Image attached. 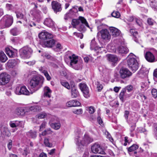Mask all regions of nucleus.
<instances>
[{
  "label": "nucleus",
  "instance_id": "1",
  "mask_svg": "<svg viewBox=\"0 0 157 157\" xmlns=\"http://www.w3.org/2000/svg\"><path fill=\"white\" fill-rule=\"evenodd\" d=\"M44 80V78L42 76H34L29 82L30 89L34 92L37 91L42 86Z\"/></svg>",
  "mask_w": 157,
  "mask_h": 157
},
{
  "label": "nucleus",
  "instance_id": "2",
  "mask_svg": "<svg viewBox=\"0 0 157 157\" xmlns=\"http://www.w3.org/2000/svg\"><path fill=\"white\" fill-rule=\"evenodd\" d=\"M136 56L131 53L127 57V64L129 67L132 71H136L138 69V63L136 59Z\"/></svg>",
  "mask_w": 157,
  "mask_h": 157
},
{
  "label": "nucleus",
  "instance_id": "3",
  "mask_svg": "<svg viewBox=\"0 0 157 157\" xmlns=\"http://www.w3.org/2000/svg\"><path fill=\"white\" fill-rule=\"evenodd\" d=\"M13 23V17L9 15L4 16L0 21V28L3 29L10 26Z\"/></svg>",
  "mask_w": 157,
  "mask_h": 157
},
{
  "label": "nucleus",
  "instance_id": "4",
  "mask_svg": "<svg viewBox=\"0 0 157 157\" xmlns=\"http://www.w3.org/2000/svg\"><path fill=\"white\" fill-rule=\"evenodd\" d=\"M33 52L32 49L28 47H24L20 50V57L24 59L29 58Z\"/></svg>",
  "mask_w": 157,
  "mask_h": 157
},
{
  "label": "nucleus",
  "instance_id": "5",
  "mask_svg": "<svg viewBox=\"0 0 157 157\" xmlns=\"http://www.w3.org/2000/svg\"><path fill=\"white\" fill-rule=\"evenodd\" d=\"M81 136V135L80 134L77 136L75 139L76 144L79 145H80V144L84 145L85 144H89L92 141L91 139L87 135H84L82 140L80 139Z\"/></svg>",
  "mask_w": 157,
  "mask_h": 157
},
{
  "label": "nucleus",
  "instance_id": "6",
  "mask_svg": "<svg viewBox=\"0 0 157 157\" xmlns=\"http://www.w3.org/2000/svg\"><path fill=\"white\" fill-rule=\"evenodd\" d=\"M99 33L101 35V38L103 41L107 42L110 40L111 35L107 29H102L98 33V34Z\"/></svg>",
  "mask_w": 157,
  "mask_h": 157
},
{
  "label": "nucleus",
  "instance_id": "7",
  "mask_svg": "<svg viewBox=\"0 0 157 157\" xmlns=\"http://www.w3.org/2000/svg\"><path fill=\"white\" fill-rule=\"evenodd\" d=\"M14 92L16 94L18 95H29L30 94V92L25 86L17 87Z\"/></svg>",
  "mask_w": 157,
  "mask_h": 157
},
{
  "label": "nucleus",
  "instance_id": "8",
  "mask_svg": "<svg viewBox=\"0 0 157 157\" xmlns=\"http://www.w3.org/2000/svg\"><path fill=\"white\" fill-rule=\"evenodd\" d=\"M92 151L94 153H98L101 154H105V152L101 146L99 144L95 143L91 147Z\"/></svg>",
  "mask_w": 157,
  "mask_h": 157
},
{
  "label": "nucleus",
  "instance_id": "9",
  "mask_svg": "<svg viewBox=\"0 0 157 157\" xmlns=\"http://www.w3.org/2000/svg\"><path fill=\"white\" fill-rule=\"evenodd\" d=\"M80 22H81L82 23L84 24L86 27H89L86 20L82 17H79L78 19H74L72 20L71 24L73 27L75 28L76 26L79 25Z\"/></svg>",
  "mask_w": 157,
  "mask_h": 157
},
{
  "label": "nucleus",
  "instance_id": "10",
  "mask_svg": "<svg viewBox=\"0 0 157 157\" xmlns=\"http://www.w3.org/2000/svg\"><path fill=\"white\" fill-rule=\"evenodd\" d=\"M10 78V75L6 73L0 75V85L4 86L9 82Z\"/></svg>",
  "mask_w": 157,
  "mask_h": 157
},
{
  "label": "nucleus",
  "instance_id": "11",
  "mask_svg": "<svg viewBox=\"0 0 157 157\" xmlns=\"http://www.w3.org/2000/svg\"><path fill=\"white\" fill-rule=\"evenodd\" d=\"M49 123L51 127L56 130L59 129L61 127L59 120L56 117L51 118Z\"/></svg>",
  "mask_w": 157,
  "mask_h": 157
},
{
  "label": "nucleus",
  "instance_id": "12",
  "mask_svg": "<svg viewBox=\"0 0 157 157\" xmlns=\"http://www.w3.org/2000/svg\"><path fill=\"white\" fill-rule=\"evenodd\" d=\"M120 75L121 78L124 79L130 77L132 75V73L126 68H122L119 71Z\"/></svg>",
  "mask_w": 157,
  "mask_h": 157
},
{
  "label": "nucleus",
  "instance_id": "13",
  "mask_svg": "<svg viewBox=\"0 0 157 157\" xmlns=\"http://www.w3.org/2000/svg\"><path fill=\"white\" fill-rule=\"evenodd\" d=\"M79 87L84 97L86 98L90 97L89 89L87 85L84 83H80L79 84Z\"/></svg>",
  "mask_w": 157,
  "mask_h": 157
},
{
  "label": "nucleus",
  "instance_id": "14",
  "mask_svg": "<svg viewBox=\"0 0 157 157\" xmlns=\"http://www.w3.org/2000/svg\"><path fill=\"white\" fill-rule=\"evenodd\" d=\"M29 111L28 107H19L17 108L15 111L16 114L20 116H24L26 113Z\"/></svg>",
  "mask_w": 157,
  "mask_h": 157
},
{
  "label": "nucleus",
  "instance_id": "15",
  "mask_svg": "<svg viewBox=\"0 0 157 157\" xmlns=\"http://www.w3.org/2000/svg\"><path fill=\"white\" fill-rule=\"evenodd\" d=\"M39 36L40 39L44 40L51 39L54 37L52 34L47 31L41 32L39 34Z\"/></svg>",
  "mask_w": 157,
  "mask_h": 157
},
{
  "label": "nucleus",
  "instance_id": "16",
  "mask_svg": "<svg viewBox=\"0 0 157 157\" xmlns=\"http://www.w3.org/2000/svg\"><path fill=\"white\" fill-rule=\"evenodd\" d=\"M108 60L113 65H115L119 61L118 57L116 55L108 54L107 55Z\"/></svg>",
  "mask_w": 157,
  "mask_h": 157
},
{
  "label": "nucleus",
  "instance_id": "17",
  "mask_svg": "<svg viewBox=\"0 0 157 157\" xmlns=\"http://www.w3.org/2000/svg\"><path fill=\"white\" fill-rule=\"evenodd\" d=\"M52 9L56 13L60 11L61 10V5L56 1H53L52 2Z\"/></svg>",
  "mask_w": 157,
  "mask_h": 157
},
{
  "label": "nucleus",
  "instance_id": "18",
  "mask_svg": "<svg viewBox=\"0 0 157 157\" xmlns=\"http://www.w3.org/2000/svg\"><path fill=\"white\" fill-rule=\"evenodd\" d=\"M146 60L151 63L155 62V57L154 55L151 52H147L144 55Z\"/></svg>",
  "mask_w": 157,
  "mask_h": 157
},
{
  "label": "nucleus",
  "instance_id": "19",
  "mask_svg": "<svg viewBox=\"0 0 157 157\" xmlns=\"http://www.w3.org/2000/svg\"><path fill=\"white\" fill-rule=\"evenodd\" d=\"M132 95L131 94H128L126 92H125V90L122 89L121 92L119 97L121 101H123L124 100H125L127 98H129Z\"/></svg>",
  "mask_w": 157,
  "mask_h": 157
},
{
  "label": "nucleus",
  "instance_id": "20",
  "mask_svg": "<svg viewBox=\"0 0 157 157\" xmlns=\"http://www.w3.org/2000/svg\"><path fill=\"white\" fill-rule=\"evenodd\" d=\"M71 84V96L73 98H76L79 95L78 92L74 82Z\"/></svg>",
  "mask_w": 157,
  "mask_h": 157
},
{
  "label": "nucleus",
  "instance_id": "21",
  "mask_svg": "<svg viewBox=\"0 0 157 157\" xmlns=\"http://www.w3.org/2000/svg\"><path fill=\"white\" fill-rule=\"evenodd\" d=\"M90 48L91 50L96 51L97 50H101V49L103 48V47H98L97 45L95 39L94 38L91 40V42Z\"/></svg>",
  "mask_w": 157,
  "mask_h": 157
},
{
  "label": "nucleus",
  "instance_id": "22",
  "mask_svg": "<svg viewBox=\"0 0 157 157\" xmlns=\"http://www.w3.org/2000/svg\"><path fill=\"white\" fill-rule=\"evenodd\" d=\"M55 43V41L54 39H51L45 41L43 44L44 47H52Z\"/></svg>",
  "mask_w": 157,
  "mask_h": 157
},
{
  "label": "nucleus",
  "instance_id": "23",
  "mask_svg": "<svg viewBox=\"0 0 157 157\" xmlns=\"http://www.w3.org/2000/svg\"><path fill=\"white\" fill-rule=\"evenodd\" d=\"M117 51L119 53L126 54L127 53L129 50L127 48L123 46H119L118 47Z\"/></svg>",
  "mask_w": 157,
  "mask_h": 157
},
{
  "label": "nucleus",
  "instance_id": "24",
  "mask_svg": "<svg viewBox=\"0 0 157 157\" xmlns=\"http://www.w3.org/2000/svg\"><path fill=\"white\" fill-rule=\"evenodd\" d=\"M110 29L111 32L112 33V35L113 37H115L119 35L120 32L117 28L113 27H111Z\"/></svg>",
  "mask_w": 157,
  "mask_h": 157
},
{
  "label": "nucleus",
  "instance_id": "25",
  "mask_svg": "<svg viewBox=\"0 0 157 157\" xmlns=\"http://www.w3.org/2000/svg\"><path fill=\"white\" fill-rule=\"evenodd\" d=\"M69 58L70 60V66H71L78 62V57L75 56L74 54H73L71 56H69Z\"/></svg>",
  "mask_w": 157,
  "mask_h": 157
},
{
  "label": "nucleus",
  "instance_id": "26",
  "mask_svg": "<svg viewBox=\"0 0 157 157\" xmlns=\"http://www.w3.org/2000/svg\"><path fill=\"white\" fill-rule=\"evenodd\" d=\"M44 24L45 25L49 27H52L54 25L53 22L50 18H46L44 21Z\"/></svg>",
  "mask_w": 157,
  "mask_h": 157
},
{
  "label": "nucleus",
  "instance_id": "27",
  "mask_svg": "<svg viewBox=\"0 0 157 157\" xmlns=\"http://www.w3.org/2000/svg\"><path fill=\"white\" fill-rule=\"evenodd\" d=\"M6 52L10 57L13 58L15 56L16 52L15 51L10 49L9 48H6Z\"/></svg>",
  "mask_w": 157,
  "mask_h": 157
},
{
  "label": "nucleus",
  "instance_id": "28",
  "mask_svg": "<svg viewBox=\"0 0 157 157\" xmlns=\"http://www.w3.org/2000/svg\"><path fill=\"white\" fill-rule=\"evenodd\" d=\"M44 97L49 98L51 97L52 91L48 86L45 87L44 89Z\"/></svg>",
  "mask_w": 157,
  "mask_h": 157
},
{
  "label": "nucleus",
  "instance_id": "29",
  "mask_svg": "<svg viewBox=\"0 0 157 157\" xmlns=\"http://www.w3.org/2000/svg\"><path fill=\"white\" fill-rule=\"evenodd\" d=\"M29 111H33L34 112H39L41 110L40 106L36 105L29 107Z\"/></svg>",
  "mask_w": 157,
  "mask_h": 157
},
{
  "label": "nucleus",
  "instance_id": "30",
  "mask_svg": "<svg viewBox=\"0 0 157 157\" xmlns=\"http://www.w3.org/2000/svg\"><path fill=\"white\" fill-rule=\"evenodd\" d=\"M82 64L77 62V63H75L72 65L70 66L74 69L77 70H80L82 67Z\"/></svg>",
  "mask_w": 157,
  "mask_h": 157
},
{
  "label": "nucleus",
  "instance_id": "31",
  "mask_svg": "<svg viewBox=\"0 0 157 157\" xmlns=\"http://www.w3.org/2000/svg\"><path fill=\"white\" fill-rule=\"evenodd\" d=\"M7 59V58L3 52L0 51V61L2 62H5Z\"/></svg>",
  "mask_w": 157,
  "mask_h": 157
},
{
  "label": "nucleus",
  "instance_id": "32",
  "mask_svg": "<svg viewBox=\"0 0 157 157\" xmlns=\"http://www.w3.org/2000/svg\"><path fill=\"white\" fill-rule=\"evenodd\" d=\"M27 135L28 137L32 138H35L37 136L36 132L32 130L27 132Z\"/></svg>",
  "mask_w": 157,
  "mask_h": 157
},
{
  "label": "nucleus",
  "instance_id": "33",
  "mask_svg": "<svg viewBox=\"0 0 157 157\" xmlns=\"http://www.w3.org/2000/svg\"><path fill=\"white\" fill-rule=\"evenodd\" d=\"M72 82H71V84L70 85L69 83L66 81L63 80H61L60 81V83L61 84L68 90L70 89L71 88V84H72Z\"/></svg>",
  "mask_w": 157,
  "mask_h": 157
},
{
  "label": "nucleus",
  "instance_id": "34",
  "mask_svg": "<svg viewBox=\"0 0 157 157\" xmlns=\"http://www.w3.org/2000/svg\"><path fill=\"white\" fill-rule=\"evenodd\" d=\"M52 131L50 128H48L42 132L41 134H40L39 136L40 137L41 135L45 136L47 135H49L52 134Z\"/></svg>",
  "mask_w": 157,
  "mask_h": 157
},
{
  "label": "nucleus",
  "instance_id": "35",
  "mask_svg": "<svg viewBox=\"0 0 157 157\" xmlns=\"http://www.w3.org/2000/svg\"><path fill=\"white\" fill-rule=\"evenodd\" d=\"M47 114L45 112H42L38 114L36 116V118L39 119H43L45 118L47 116Z\"/></svg>",
  "mask_w": 157,
  "mask_h": 157
},
{
  "label": "nucleus",
  "instance_id": "36",
  "mask_svg": "<svg viewBox=\"0 0 157 157\" xmlns=\"http://www.w3.org/2000/svg\"><path fill=\"white\" fill-rule=\"evenodd\" d=\"M138 147L139 146L137 145L133 144L128 148V151L129 152H132L137 149Z\"/></svg>",
  "mask_w": 157,
  "mask_h": 157
},
{
  "label": "nucleus",
  "instance_id": "37",
  "mask_svg": "<svg viewBox=\"0 0 157 157\" xmlns=\"http://www.w3.org/2000/svg\"><path fill=\"white\" fill-rule=\"evenodd\" d=\"M41 72L44 74L48 80L49 81L51 80V77L49 75L47 71L42 70H41Z\"/></svg>",
  "mask_w": 157,
  "mask_h": 157
},
{
  "label": "nucleus",
  "instance_id": "38",
  "mask_svg": "<svg viewBox=\"0 0 157 157\" xmlns=\"http://www.w3.org/2000/svg\"><path fill=\"white\" fill-rule=\"evenodd\" d=\"M11 34L13 36L17 35L19 33V31L16 28L12 29L10 31Z\"/></svg>",
  "mask_w": 157,
  "mask_h": 157
},
{
  "label": "nucleus",
  "instance_id": "39",
  "mask_svg": "<svg viewBox=\"0 0 157 157\" xmlns=\"http://www.w3.org/2000/svg\"><path fill=\"white\" fill-rule=\"evenodd\" d=\"M133 89V86L131 85H129L126 86L124 88L122 89H124L125 90V92L127 93L130 92Z\"/></svg>",
  "mask_w": 157,
  "mask_h": 157
},
{
  "label": "nucleus",
  "instance_id": "40",
  "mask_svg": "<svg viewBox=\"0 0 157 157\" xmlns=\"http://www.w3.org/2000/svg\"><path fill=\"white\" fill-rule=\"evenodd\" d=\"M148 83H150V82L148 81L147 82H142L141 85V87L142 88L144 89L145 90H146L149 87Z\"/></svg>",
  "mask_w": 157,
  "mask_h": 157
},
{
  "label": "nucleus",
  "instance_id": "41",
  "mask_svg": "<svg viewBox=\"0 0 157 157\" xmlns=\"http://www.w3.org/2000/svg\"><path fill=\"white\" fill-rule=\"evenodd\" d=\"M44 143L46 146L49 147H51L52 146V144L49 142V140L47 138L44 139Z\"/></svg>",
  "mask_w": 157,
  "mask_h": 157
},
{
  "label": "nucleus",
  "instance_id": "42",
  "mask_svg": "<svg viewBox=\"0 0 157 157\" xmlns=\"http://www.w3.org/2000/svg\"><path fill=\"white\" fill-rule=\"evenodd\" d=\"M111 15L112 17L118 18L120 16V14L118 11H114L112 13Z\"/></svg>",
  "mask_w": 157,
  "mask_h": 157
},
{
  "label": "nucleus",
  "instance_id": "43",
  "mask_svg": "<svg viewBox=\"0 0 157 157\" xmlns=\"http://www.w3.org/2000/svg\"><path fill=\"white\" fill-rule=\"evenodd\" d=\"M130 32L132 35L136 38L138 36L137 32L135 29H131L130 30Z\"/></svg>",
  "mask_w": 157,
  "mask_h": 157
},
{
  "label": "nucleus",
  "instance_id": "44",
  "mask_svg": "<svg viewBox=\"0 0 157 157\" xmlns=\"http://www.w3.org/2000/svg\"><path fill=\"white\" fill-rule=\"evenodd\" d=\"M135 127L136 126L135 125H133L130 128V131L131 132L130 135L132 137H133L134 136V134L132 132L135 130Z\"/></svg>",
  "mask_w": 157,
  "mask_h": 157
},
{
  "label": "nucleus",
  "instance_id": "45",
  "mask_svg": "<svg viewBox=\"0 0 157 157\" xmlns=\"http://www.w3.org/2000/svg\"><path fill=\"white\" fill-rule=\"evenodd\" d=\"M96 85L97 86L98 90L99 91H100L103 88L102 85L98 82H96Z\"/></svg>",
  "mask_w": 157,
  "mask_h": 157
},
{
  "label": "nucleus",
  "instance_id": "46",
  "mask_svg": "<svg viewBox=\"0 0 157 157\" xmlns=\"http://www.w3.org/2000/svg\"><path fill=\"white\" fill-rule=\"evenodd\" d=\"M137 131L138 133H142L146 132V129L143 127L138 128L137 129Z\"/></svg>",
  "mask_w": 157,
  "mask_h": 157
},
{
  "label": "nucleus",
  "instance_id": "47",
  "mask_svg": "<svg viewBox=\"0 0 157 157\" xmlns=\"http://www.w3.org/2000/svg\"><path fill=\"white\" fill-rule=\"evenodd\" d=\"M83 111L82 109H78L75 110L73 111V112L77 114H81L82 113Z\"/></svg>",
  "mask_w": 157,
  "mask_h": 157
},
{
  "label": "nucleus",
  "instance_id": "48",
  "mask_svg": "<svg viewBox=\"0 0 157 157\" xmlns=\"http://www.w3.org/2000/svg\"><path fill=\"white\" fill-rule=\"evenodd\" d=\"M151 94L153 96L154 98H156L157 96V91L156 89H154L151 90Z\"/></svg>",
  "mask_w": 157,
  "mask_h": 157
},
{
  "label": "nucleus",
  "instance_id": "49",
  "mask_svg": "<svg viewBox=\"0 0 157 157\" xmlns=\"http://www.w3.org/2000/svg\"><path fill=\"white\" fill-rule=\"evenodd\" d=\"M72 101L73 102V106H78L80 105V103L78 101L75 100H73Z\"/></svg>",
  "mask_w": 157,
  "mask_h": 157
},
{
  "label": "nucleus",
  "instance_id": "50",
  "mask_svg": "<svg viewBox=\"0 0 157 157\" xmlns=\"http://www.w3.org/2000/svg\"><path fill=\"white\" fill-rule=\"evenodd\" d=\"M46 124V122L44 121L41 124L40 127V131H41L43 130L45 127V126Z\"/></svg>",
  "mask_w": 157,
  "mask_h": 157
},
{
  "label": "nucleus",
  "instance_id": "51",
  "mask_svg": "<svg viewBox=\"0 0 157 157\" xmlns=\"http://www.w3.org/2000/svg\"><path fill=\"white\" fill-rule=\"evenodd\" d=\"M3 134L7 136H10L11 135L10 132L7 129H6L3 132Z\"/></svg>",
  "mask_w": 157,
  "mask_h": 157
},
{
  "label": "nucleus",
  "instance_id": "52",
  "mask_svg": "<svg viewBox=\"0 0 157 157\" xmlns=\"http://www.w3.org/2000/svg\"><path fill=\"white\" fill-rule=\"evenodd\" d=\"M73 34L74 35H75L77 37H79L81 39H82L83 37V35L81 33L74 32L73 33Z\"/></svg>",
  "mask_w": 157,
  "mask_h": 157
},
{
  "label": "nucleus",
  "instance_id": "53",
  "mask_svg": "<svg viewBox=\"0 0 157 157\" xmlns=\"http://www.w3.org/2000/svg\"><path fill=\"white\" fill-rule=\"evenodd\" d=\"M134 21L139 26H141L142 25V23L141 20L136 18H134Z\"/></svg>",
  "mask_w": 157,
  "mask_h": 157
},
{
  "label": "nucleus",
  "instance_id": "54",
  "mask_svg": "<svg viewBox=\"0 0 157 157\" xmlns=\"http://www.w3.org/2000/svg\"><path fill=\"white\" fill-rule=\"evenodd\" d=\"M147 22L149 25H153L155 21L151 18H149L147 20Z\"/></svg>",
  "mask_w": 157,
  "mask_h": 157
},
{
  "label": "nucleus",
  "instance_id": "55",
  "mask_svg": "<svg viewBox=\"0 0 157 157\" xmlns=\"http://www.w3.org/2000/svg\"><path fill=\"white\" fill-rule=\"evenodd\" d=\"M10 126L12 128H15L17 127L15 121H10L9 123Z\"/></svg>",
  "mask_w": 157,
  "mask_h": 157
},
{
  "label": "nucleus",
  "instance_id": "56",
  "mask_svg": "<svg viewBox=\"0 0 157 157\" xmlns=\"http://www.w3.org/2000/svg\"><path fill=\"white\" fill-rule=\"evenodd\" d=\"M72 100L66 103V106L68 107H73Z\"/></svg>",
  "mask_w": 157,
  "mask_h": 157
},
{
  "label": "nucleus",
  "instance_id": "57",
  "mask_svg": "<svg viewBox=\"0 0 157 157\" xmlns=\"http://www.w3.org/2000/svg\"><path fill=\"white\" fill-rule=\"evenodd\" d=\"M89 113L90 114L93 113L95 111V109L93 106H90L89 108Z\"/></svg>",
  "mask_w": 157,
  "mask_h": 157
},
{
  "label": "nucleus",
  "instance_id": "58",
  "mask_svg": "<svg viewBox=\"0 0 157 157\" xmlns=\"http://www.w3.org/2000/svg\"><path fill=\"white\" fill-rule=\"evenodd\" d=\"M17 17L18 18H19L20 19H21L23 18V17L24 15L23 14L20 13H16Z\"/></svg>",
  "mask_w": 157,
  "mask_h": 157
},
{
  "label": "nucleus",
  "instance_id": "59",
  "mask_svg": "<svg viewBox=\"0 0 157 157\" xmlns=\"http://www.w3.org/2000/svg\"><path fill=\"white\" fill-rule=\"evenodd\" d=\"M97 121L98 123L101 126L103 125V122L101 120V118L99 117L97 118Z\"/></svg>",
  "mask_w": 157,
  "mask_h": 157
},
{
  "label": "nucleus",
  "instance_id": "60",
  "mask_svg": "<svg viewBox=\"0 0 157 157\" xmlns=\"http://www.w3.org/2000/svg\"><path fill=\"white\" fill-rule=\"evenodd\" d=\"M42 56L44 57H45L47 59H50L51 58V56L49 54L46 53H44L42 55Z\"/></svg>",
  "mask_w": 157,
  "mask_h": 157
},
{
  "label": "nucleus",
  "instance_id": "61",
  "mask_svg": "<svg viewBox=\"0 0 157 157\" xmlns=\"http://www.w3.org/2000/svg\"><path fill=\"white\" fill-rule=\"evenodd\" d=\"M12 140H9V143L8 144V147L9 150H10L12 147Z\"/></svg>",
  "mask_w": 157,
  "mask_h": 157
},
{
  "label": "nucleus",
  "instance_id": "62",
  "mask_svg": "<svg viewBox=\"0 0 157 157\" xmlns=\"http://www.w3.org/2000/svg\"><path fill=\"white\" fill-rule=\"evenodd\" d=\"M129 113V112L128 111H125L124 112V117L125 118L127 119L128 117V116Z\"/></svg>",
  "mask_w": 157,
  "mask_h": 157
},
{
  "label": "nucleus",
  "instance_id": "63",
  "mask_svg": "<svg viewBox=\"0 0 157 157\" xmlns=\"http://www.w3.org/2000/svg\"><path fill=\"white\" fill-rule=\"evenodd\" d=\"M151 6L155 9L157 10V2H153Z\"/></svg>",
  "mask_w": 157,
  "mask_h": 157
},
{
  "label": "nucleus",
  "instance_id": "64",
  "mask_svg": "<svg viewBox=\"0 0 157 157\" xmlns=\"http://www.w3.org/2000/svg\"><path fill=\"white\" fill-rule=\"evenodd\" d=\"M39 157H47V155L46 154L42 152L40 154Z\"/></svg>",
  "mask_w": 157,
  "mask_h": 157
}]
</instances>
